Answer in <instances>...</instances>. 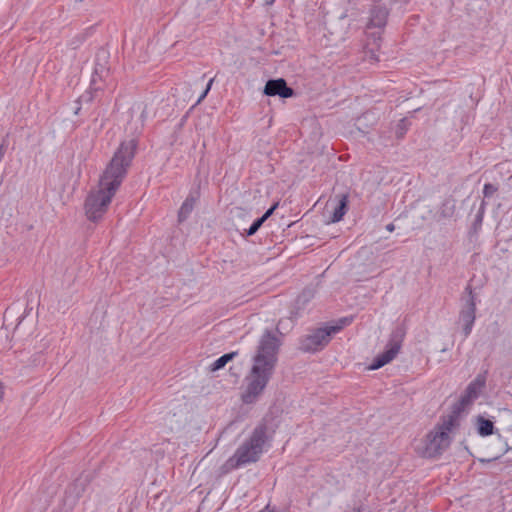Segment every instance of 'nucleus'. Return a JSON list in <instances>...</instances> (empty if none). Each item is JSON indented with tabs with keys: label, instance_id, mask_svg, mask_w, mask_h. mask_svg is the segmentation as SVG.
I'll return each mask as SVG.
<instances>
[{
	"label": "nucleus",
	"instance_id": "f257e3e1",
	"mask_svg": "<svg viewBox=\"0 0 512 512\" xmlns=\"http://www.w3.org/2000/svg\"><path fill=\"white\" fill-rule=\"evenodd\" d=\"M137 140L123 141L114 153L100 177L97 187L92 189L85 200V214L90 221L102 219L126 176L127 169L134 158Z\"/></svg>",
	"mask_w": 512,
	"mask_h": 512
},
{
	"label": "nucleus",
	"instance_id": "f03ea898",
	"mask_svg": "<svg viewBox=\"0 0 512 512\" xmlns=\"http://www.w3.org/2000/svg\"><path fill=\"white\" fill-rule=\"evenodd\" d=\"M280 343L276 336L266 331L252 357L251 366L244 377L241 400L245 404L255 403L266 389L277 363Z\"/></svg>",
	"mask_w": 512,
	"mask_h": 512
},
{
	"label": "nucleus",
	"instance_id": "7ed1b4c3",
	"mask_svg": "<svg viewBox=\"0 0 512 512\" xmlns=\"http://www.w3.org/2000/svg\"><path fill=\"white\" fill-rule=\"evenodd\" d=\"M459 426L457 415H448L443 418L433 431L417 446V452L423 457H435L441 454L450 445V434Z\"/></svg>",
	"mask_w": 512,
	"mask_h": 512
},
{
	"label": "nucleus",
	"instance_id": "20e7f679",
	"mask_svg": "<svg viewBox=\"0 0 512 512\" xmlns=\"http://www.w3.org/2000/svg\"><path fill=\"white\" fill-rule=\"evenodd\" d=\"M266 440V427L264 425L257 426L250 437L243 442L235 451L234 455L227 460L226 466L229 469H234L258 461L263 453Z\"/></svg>",
	"mask_w": 512,
	"mask_h": 512
},
{
	"label": "nucleus",
	"instance_id": "39448f33",
	"mask_svg": "<svg viewBox=\"0 0 512 512\" xmlns=\"http://www.w3.org/2000/svg\"><path fill=\"white\" fill-rule=\"evenodd\" d=\"M387 10L377 6L371 10L367 25V42L365 44V55L371 62L379 61L378 51L380 49L381 28L386 24Z\"/></svg>",
	"mask_w": 512,
	"mask_h": 512
},
{
	"label": "nucleus",
	"instance_id": "423d86ee",
	"mask_svg": "<svg viewBox=\"0 0 512 512\" xmlns=\"http://www.w3.org/2000/svg\"><path fill=\"white\" fill-rule=\"evenodd\" d=\"M351 323L349 318H341L323 328L313 330L301 339L300 348L304 352H317L322 350L331 340L332 336L340 332Z\"/></svg>",
	"mask_w": 512,
	"mask_h": 512
},
{
	"label": "nucleus",
	"instance_id": "0eeeda50",
	"mask_svg": "<svg viewBox=\"0 0 512 512\" xmlns=\"http://www.w3.org/2000/svg\"><path fill=\"white\" fill-rule=\"evenodd\" d=\"M485 382V377L482 375H478L470 382L458 402L453 406V410L449 415H457V420L459 421L460 414L466 411L479 397L485 386Z\"/></svg>",
	"mask_w": 512,
	"mask_h": 512
},
{
	"label": "nucleus",
	"instance_id": "6e6552de",
	"mask_svg": "<svg viewBox=\"0 0 512 512\" xmlns=\"http://www.w3.org/2000/svg\"><path fill=\"white\" fill-rule=\"evenodd\" d=\"M403 337L404 332L402 329L395 330L390 336L385 351L374 358L369 366V370H376L390 363L398 355L402 346Z\"/></svg>",
	"mask_w": 512,
	"mask_h": 512
},
{
	"label": "nucleus",
	"instance_id": "1a4fd4ad",
	"mask_svg": "<svg viewBox=\"0 0 512 512\" xmlns=\"http://www.w3.org/2000/svg\"><path fill=\"white\" fill-rule=\"evenodd\" d=\"M263 92L267 96H279L281 98H289L294 95V90L288 87L286 81L282 78L267 81Z\"/></svg>",
	"mask_w": 512,
	"mask_h": 512
},
{
	"label": "nucleus",
	"instance_id": "9d476101",
	"mask_svg": "<svg viewBox=\"0 0 512 512\" xmlns=\"http://www.w3.org/2000/svg\"><path fill=\"white\" fill-rule=\"evenodd\" d=\"M476 303L472 291H469V299L466 307L460 313V321L463 324L464 335L468 336L475 321Z\"/></svg>",
	"mask_w": 512,
	"mask_h": 512
},
{
	"label": "nucleus",
	"instance_id": "9b49d317",
	"mask_svg": "<svg viewBox=\"0 0 512 512\" xmlns=\"http://www.w3.org/2000/svg\"><path fill=\"white\" fill-rule=\"evenodd\" d=\"M348 204V195L342 194L339 196V201L334 207L330 221L333 223L339 222L346 213Z\"/></svg>",
	"mask_w": 512,
	"mask_h": 512
},
{
	"label": "nucleus",
	"instance_id": "f8f14e48",
	"mask_svg": "<svg viewBox=\"0 0 512 512\" xmlns=\"http://www.w3.org/2000/svg\"><path fill=\"white\" fill-rule=\"evenodd\" d=\"M477 432L480 436L486 437L494 433V424L491 420L478 416L476 418Z\"/></svg>",
	"mask_w": 512,
	"mask_h": 512
},
{
	"label": "nucleus",
	"instance_id": "ddd939ff",
	"mask_svg": "<svg viewBox=\"0 0 512 512\" xmlns=\"http://www.w3.org/2000/svg\"><path fill=\"white\" fill-rule=\"evenodd\" d=\"M237 355V352H231L228 354H224L220 358H218L212 365L211 370L216 371L221 368H223L229 361H231L235 356Z\"/></svg>",
	"mask_w": 512,
	"mask_h": 512
},
{
	"label": "nucleus",
	"instance_id": "4468645a",
	"mask_svg": "<svg viewBox=\"0 0 512 512\" xmlns=\"http://www.w3.org/2000/svg\"><path fill=\"white\" fill-rule=\"evenodd\" d=\"M195 200L194 198H187L184 203L182 204L180 210H179V218L180 220H184L188 217V215L191 213V211L194 208Z\"/></svg>",
	"mask_w": 512,
	"mask_h": 512
},
{
	"label": "nucleus",
	"instance_id": "2eb2a0df",
	"mask_svg": "<svg viewBox=\"0 0 512 512\" xmlns=\"http://www.w3.org/2000/svg\"><path fill=\"white\" fill-rule=\"evenodd\" d=\"M263 224V219H257L247 231V235L251 236L257 232V230Z\"/></svg>",
	"mask_w": 512,
	"mask_h": 512
},
{
	"label": "nucleus",
	"instance_id": "dca6fc26",
	"mask_svg": "<svg viewBox=\"0 0 512 512\" xmlns=\"http://www.w3.org/2000/svg\"><path fill=\"white\" fill-rule=\"evenodd\" d=\"M497 191V188L492 184H485L483 189V194L485 197H491L495 192Z\"/></svg>",
	"mask_w": 512,
	"mask_h": 512
},
{
	"label": "nucleus",
	"instance_id": "f3484780",
	"mask_svg": "<svg viewBox=\"0 0 512 512\" xmlns=\"http://www.w3.org/2000/svg\"><path fill=\"white\" fill-rule=\"evenodd\" d=\"M213 81H214V79H210V80H209V82H208V84H207L206 89L203 91V93H202V94H200V97H199V99L197 100V104H198V103H200V102H201V101L206 97V95L208 94V92H209V91H210V89H211V86H212V84H213Z\"/></svg>",
	"mask_w": 512,
	"mask_h": 512
},
{
	"label": "nucleus",
	"instance_id": "a211bd4d",
	"mask_svg": "<svg viewBox=\"0 0 512 512\" xmlns=\"http://www.w3.org/2000/svg\"><path fill=\"white\" fill-rule=\"evenodd\" d=\"M278 206V203L274 204L270 209H268L264 215L260 218V219H263V223L266 221V219L268 217H270L272 215V213L274 212V210L276 209V207Z\"/></svg>",
	"mask_w": 512,
	"mask_h": 512
},
{
	"label": "nucleus",
	"instance_id": "6ab92c4d",
	"mask_svg": "<svg viewBox=\"0 0 512 512\" xmlns=\"http://www.w3.org/2000/svg\"><path fill=\"white\" fill-rule=\"evenodd\" d=\"M386 229H387L389 232H393V231H394V229H395V227H394V225H393V224H388V225L386 226Z\"/></svg>",
	"mask_w": 512,
	"mask_h": 512
},
{
	"label": "nucleus",
	"instance_id": "aec40b11",
	"mask_svg": "<svg viewBox=\"0 0 512 512\" xmlns=\"http://www.w3.org/2000/svg\"><path fill=\"white\" fill-rule=\"evenodd\" d=\"M145 110H142L141 117H144Z\"/></svg>",
	"mask_w": 512,
	"mask_h": 512
}]
</instances>
